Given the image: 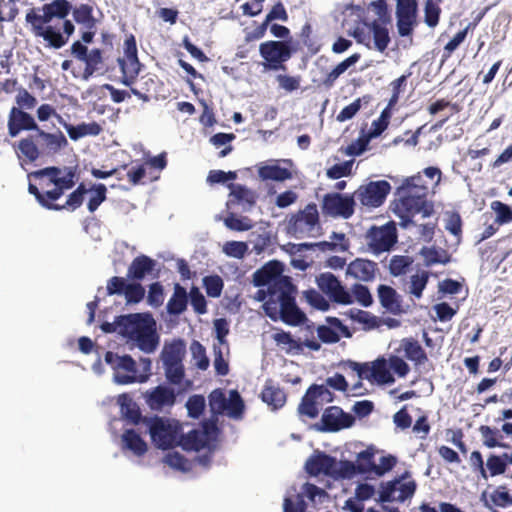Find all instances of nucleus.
<instances>
[{
  "label": "nucleus",
  "instance_id": "obj_52",
  "mask_svg": "<svg viewBox=\"0 0 512 512\" xmlns=\"http://www.w3.org/2000/svg\"><path fill=\"white\" fill-rule=\"evenodd\" d=\"M248 251V244L242 241H227L222 247V252L236 259L244 258Z\"/></svg>",
  "mask_w": 512,
  "mask_h": 512
},
{
  "label": "nucleus",
  "instance_id": "obj_44",
  "mask_svg": "<svg viewBox=\"0 0 512 512\" xmlns=\"http://www.w3.org/2000/svg\"><path fill=\"white\" fill-rule=\"evenodd\" d=\"M214 351V361L213 365L215 371L218 375L225 376L229 372L228 361L225 358V355L229 353L228 346H217V344L213 345Z\"/></svg>",
  "mask_w": 512,
  "mask_h": 512
},
{
  "label": "nucleus",
  "instance_id": "obj_12",
  "mask_svg": "<svg viewBox=\"0 0 512 512\" xmlns=\"http://www.w3.org/2000/svg\"><path fill=\"white\" fill-rule=\"evenodd\" d=\"M397 195L398 200L395 202L394 212L401 219L402 227H408L412 223L411 218L416 214H422L423 217L430 216L432 206L427 203V200L406 194Z\"/></svg>",
  "mask_w": 512,
  "mask_h": 512
},
{
  "label": "nucleus",
  "instance_id": "obj_20",
  "mask_svg": "<svg viewBox=\"0 0 512 512\" xmlns=\"http://www.w3.org/2000/svg\"><path fill=\"white\" fill-rule=\"evenodd\" d=\"M337 459L321 451H315L306 463L305 469L307 473L313 476L324 474L333 478Z\"/></svg>",
  "mask_w": 512,
  "mask_h": 512
},
{
  "label": "nucleus",
  "instance_id": "obj_41",
  "mask_svg": "<svg viewBox=\"0 0 512 512\" xmlns=\"http://www.w3.org/2000/svg\"><path fill=\"white\" fill-rule=\"evenodd\" d=\"M420 255L424 258L425 266L430 267L434 264H446L449 257L445 250L434 247H423Z\"/></svg>",
  "mask_w": 512,
  "mask_h": 512
},
{
  "label": "nucleus",
  "instance_id": "obj_15",
  "mask_svg": "<svg viewBox=\"0 0 512 512\" xmlns=\"http://www.w3.org/2000/svg\"><path fill=\"white\" fill-rule=\"evenodd\" d=\"M316 283L318 288L333 302L343 305L353 302L352 295L334 274L330 272L321 273L316 277Z\"/></svg>",
  "mask_w": 512,
  "mask_h": 512
},
{
  "label": "nucleus",
  "instance_id": "obj_60",
  "mask_svg": "<svg viewBox=\"0 0 512 512\" xmlns=\"http://www.w3.org/2000/svg\"><path fill=\"white\" fill-rule=\"evenodd\" d=\"M186 407L189 416L198 418L205 408V398L202 395H193L189 397Z\"/></svg>",
  "mask_w": 512,
  "mask_h": 512
},
{
  "label": "nucleus",
  "instance_id": "obj_11",
  "mask_svg": "<svg viewBox=\"0 0 512 512\" xmlns=\"http://www.w3.org/2000/svg\"><path fill=\"white\" fill-rule=\"evenodd\" d=\"M343 368L356 372L360 380L367 379L377 384H392L395 381L385 358L376 359L371 366L348 360L343 363Z\"/></svg>",
  "mask_w": 512,
  "mask_h": 512
},
{
  "label": "nucleus",
  "instance_id": "obj_64",
  "mask_svg": "<svg viewBox=\"0 0 512 512\" xmlns=\"http://www.w3.org/2000/svg\"><path fill=\"white\" fill-rule=\"evenodd\" d=\"M440 8L432 0H427L425 4V23L429 27H435L439 22Z\"/></svg>",
  "mask_w": 512,
  "mask_h": 512
},
{
  "label": "nucleus",
  "instance_id": "obj_18",
  "mask_svg": "<svg viewBox=\"0 0 512 512\" xmlns=\"http://www.w3.org/2000/svg\"><path fill=\"white\" fill-rule=\"evenodd\" d=\"M417 3L416 0H397L396 18L397 29L400 36L412 34L416 25Z\"/></svg>",
  "mask_w": 512,
  "mask_h": 512
},
{
  "label": "nucleus",
  "instance_id": "obj_19",
  "mask_svg": "<svg viewBox=\"0 0 512 512\" xmlns=\"http://www.w3.org/2000/svg\"><path fill=\"white\" fill-rule=\"evenodd\" d=\"M144 399L151 410L164 411L174 406L176 402V394L172 388L165 385H159L146 391Z\"/></svg>",
  "mask_w": 512,
  "mask_h": 512
},
{
  "label": "nucleus",
  "instance_id": "obj_7",
  "mask_svg": "<svg viewBox=\"0 0 512 512\" xmlns=\"http://www.w3.org/2000/svg\"><path fill=\"white\" fill-rule=\"evenodd\" d=\"M104 359L114 371L113 381L116 384L144 383L149 378L147 375L138 374L137 363L130 355H119L108 351Z\"/></svg>",
  "mask_w": 512,
  "mask_h": 512
},
{
  "label": "nucleus",
  "instance_id": "obj_3",
  "mask_svg": "<svg viewBox=\"0 0 512 512\" xmlns=\"http://www.w3.org/2000/svg\"><path fill=\"white\" fill-rule=\"evenodd\" d=\"M101 330L104 333H117L128 344L146 354L153 353L159 345L156 322L148 313L117 316L113 322H103Z\"/></svg>",
  "mask_w": 512,
  "mask_h": 512
},
{
  "label": "nucleus",
  "instance_id": "obj_38",
  "mask_svg": "<svg viewBox=\"0 0 512 512\" xmlns=\"http://www.w3.org/2000/svg\"><path fill=\"white\" fill-rule=\"evenodd\" d=\"M378 297L382 306L387 310L396 312L400 309L399 295L392 287L380 285L378 287Z\"/></svg>",
  "mask_w": 512,
  "mask_h": 512
},
{
  "label": "nucleus",
  "instance_id": "obj_13",
  "mask_svg": "<svg viewBox=\"0 0 512 512\" xmlns=\"http://www.w3.org/2000/svg\"><path fill=\"white\" fill-rule=\"evenodd\" d=\"M416 490V483L405 476L381 484L379 502H404L411 498Z\"/></svg>",
  "mask_w": 512,
  "mask_h": 512
},
{
  "label": "nucleus",
  "instance_id": "obj_49",
  "mask_svg": "<svg viewBox=\"0 0 512 512\" xmlns=\"http://www.w3.org/2000/svg\"><path fill=\"white\" fill-rule=\"evenodd\" d=\"M412 263L413 259L409 256L395 255L391 258L389 263L390 273L393 276L403 275L407 272Z\"/></svg>",
  "mask_w": 512,
  "mask_h": 512
},
{
  "label": "nucleus",
  "instance_id": "obj_28",
  "mask_svg": "<svg viewBox=\"0 0 512 512\" xmlns=\"http://www.w3.org/2000/svg\"><path fill=\"white\" fill-rule=\"evenodd\" d=\"M428 188L424 185L420 175L407 178L404 183L397 189V194H406L408 196L417 197L426 200Z\"/></svg>",
  "mask_w": 512,
  "mask_h": 512
},
{
  "label": "nucleus",
  "instance_id": "obj_33",
  "mask_svg": "<svg viewBox=\"0 0 512 512\" xmlns=\"http://www.w3.org/2000/svg\"><path fill=\"white\" fill-rule=\"evenodd\" d=\"M401 347L405 353V357L415 362L416 364H421L427 360L426 353L418 341L412 338L403 339L401 342Z\"/></svg>",
  "mask_w": 512,
  "mask_h": 512
},
{
  "label": "nucleus",
  "instance_id": "obj_47",
  "mask_svg": "<svg viewBox=\"0 0 512 512\" xmlns=\"http://www.w3.org/2000/svg\"><path fill=\"white\" fill-rule=\"evenodd\" d=\"M190 352L194 365L200 370H206L209 367V359L206 356L205 347L198 341H193L190 345Z\"/></svg>",
  "mask_w": 512,
  "mask_h": 512
},
{
  "label": "nucleus",
  "instance_id": "obj_58",
  "mask_svg": "<svg viewBox=\"0 0 512 512\" xmlns=\"http://www.w3.org/2000/svg\"><path fill=\"white\" fill-rule=\"evenodd\" d=\"M445 216V229L459 239L462 232V220L460 215L456 212H447Z\"/></svg>",
  "mask_w": 512,
  "mask_h": 512
},
{
  "label": "nucleus",
  "instance_id": "obj_55",
  "mask_svg": "<svg viewBox=\"0 0 512 512\" xmlns=\"http://www.w3.org/2000/svg\"><path fill=\"white\" fill-rule=\"evenodd\" d=\"M73 18L79 23L85 25L86 28H92L95 24L92 17V9L88 5H81L73 10Z\"/></svg>",
  "mask_w": 512,
  "mask_h": 512
},
{
  "label": "nucleus",
  "instance_id": "obj_8",
  "mask_svg": "<svg viewBox=\"0 0 512 512\" xmlns=\"http://www.w3.org/2000/svg\"><path fill=\"white\" fill-rule=\"evenodd\" d=\"M364 239L371 254L379 256L389 252L398 240L396 224L390 221L381 226L373 225L367 230Z\"/></svg>",
  "mask_w": 512,
  "mask_h": 512
},
{
  "label": "nucleus",
  "instance_id": "obj_40",
  "mask_svg": "<svg viewBox=\"0 0 512 512\" xmlns=\"http://www.w3.org/2000/svg\"><path fill=\"white\" fill-rule=\"evenodd\" d=\"M360 59V55L355 53L342 62H340L330 73H328L327 77L323 81V84L326 87H331L337 78L342 75L345 71H347L350 67L355 65Z\"/></svg>",
  "mask_w": 512,
  "mask_h": 512
},
{
  "label": "nucleus",
  "instance_id": "obj_10",
  "mask_svg": "<svg viewBox=\"0 0 512 512\" xmlns=\"http://www.w3.org/2000/svg\"><path fill=\"white\" fill-rule=\"evenodd\" d=\"M209 406L213 413L226 414L229 418H243L245 405L237 390H230L227 398L222 390L215 389L209 395Z\"/></svg>",
  "mask_w": 512,
  "mask_h": 512
},
{
  "label": "nucleus",
  "instance_id": "obj_16",
  "mask_svg": "<svg viewBox=\"0 0 512 512\" xmlns=\"http://www.w3.org/2000/svg\"><path fill=\"white\" fill-rule=\"evenodd\" d=\"M355 196L340 193H330L324 196L323 213L332 217L348 219L354 213Z\"/></svg>",
  "mask_w": 512,
  "mask_h": 512
},
{
  "label": "nucleus",
  "instance_id": "obj_25",
  "mask_svg": "<svg viewBox=\"0 0 512 512\" xmlns=\"http://www.w3.org/2000/svg\"><path fill=\"white\" fill-rule=\"evenodd\" d=\"M228 188L230 189V197L232 203H236L239 205L244 212L251 211L256 205L257 201V193L247 188L244 185L240 184H229Z\"/></svg>",
  "mask_w": 512,
  "mask_h": 512
},
{
  "label": "nucleus",
  "instance_id": "obj_1",
  "mask_svg": "<svg viewBox=\"0 0 512 512\" xmlns=\"http://www.w3.org/2000/svg\"><path fill=\"white\" fill-rule=\"evenodd\" d=\"M253 284L256 287H266L256 292L255 299L264 302L263 309L271 320H281L293 326L305 321V314L296 305V288L291 278L282 274L280 262H269L255 271Z\"/></svg>",
  "mask_w": 512,
  "mask_h": 512
},
{
  "label": "nucleus",
  "instance_id": "obj_21",
  "mask_svg": "<svg viewBox=\"0 0 512 512\" xmlns=\"http://www.w3.org/2000/svg\"><path fill=\"white\" fill-rule=\"evenodd\" d=\"M259 50L272 69H277L280 63L287 61L291 56L288 45L281 41L264 42Z\"/></svg>",
  "mask_w": 512,
  "mask_h": 512
},
{
  "label": "nucleus",
  "instance_id": "obj_2",
  "mask_svg": "<svg viewBox=\"0 0 512 512\" xmlns=\"http://www.w3.org/2000/svg\"><path fill=\"white\" fill-rule=\"evenodd\" d=\"M142 426L149 433L152 443L159 449H169L181 445L185 450L200 451L209 448L217 435L214 423H205L200 429L182 434L181 424L174 419L153 416L144 417Z\"/></svg>",
  "mask_w": 512,
  "mask_h": 512
},
{
  "label": "nucleus",
  "instance_id": "obj_9",
  "mask_svg": "<svg viewBox=\"0 0 512 512\" xmlns=\"http://www.w3.org/2000/svg\"><path fill=\"white\" fill-rule=\"evenodd\" d=\"M289 233L296 238L315 237L319 234V213L316 204H308L292 215L287 225Z\"/></svg>",
  "mask_w": 512,
  "mask_h": 512
},
{
  "label": "nucleus",
  "instance_id": "obj_24",
  "mask_svg": "<svg viewBox=\"0 0 512 512\" xmlns=\"http://www.w3.org/2000/svg\"><path fill=\"white\" fill-rule=\"evenodd\" d=\"M7 126L11 137H16L22 130H34L37 133V129H39L34 118L17 107L11 108Z\"/></svg>",
  "mask_w": 512,
  "mask_h": 512
},
{
  "label": "nucleus",
  "instance_id": "obj_22",
  "mask_svg": "<svg viewBox=\"0 0 512 512\" xmlns=\"http://www.w3.org/2000/svg\"><path fill=\"white\" fill-rule=\"evenodd\" d=\"M353 417L343 412V410L337 406H331L325 409L321 424L322 431H339L343 428H348L353 424Z\"/></svg>",
  "mask_w": 512,
  "mask_h": 512
},
{
  "label": "nucleus",
  "instance_id": "obj_36",
  "mask_svg": "<svg viewBox=\"0 0 512 512\" xmlns=\"http://www.w3.org/2000/svg\"><path fill=\"white\" fill-rule=\"evenodd\" d=\"M87 192H88L87 188L82 183L77 187L76 190H74L72 193L69 194L64 205L53 204V205L48 206V209L49 210L67 209V210L75 211L77 208H79L82 205V203L84 201V197L87 194Z\"/></svg>",
  "mask_w": 512,
  "mask_h": 512
},
{
  "label": "nucleus",
  "instance_id": "obj_54",
  "mask_svg": "<svg viewBox=\"0 0 512 512\" xmlns=\"http://www.w3.org/2000/svg\"><path fill=\"white\" fill-rule=\"evenodd\" d=\"M491 208L496 213L495 221L498 224L503 225L512 222V208L510 206L500 201H494Z\"/></svg>",
  "mask_w": 512,
  "mask_h": 512
},
{
  "label": "nucleus",
  "instance_id": "obj_39",
  "mask_svg": "<svg viewBox=\"0 0 512 512\" xmlns=\"http://www.w3.org/2000/svg\"><path fill=\"white\" fill-rule=\"evenodd\" d=\"M369 33L373 35L374 46L379 52H384L390 43L388 29L377 21L367 25Z\"/></svg>",
  "mask_w": 512,
  "mask_h": 512
},
{
  "label": "nucleus",
  "instance_id": "obj_50",
  "mask_svg": "<svg viewBox=\"0 0 512 512\" xmlns=\"http://www.w3.org/2000/svg\"><path fill=\"white\" fill-rule=\"evenodd\" d=\"M358 474L360 473L357 464L350 461H337L333 478L352 479Z\"/></svg>",
  "mask_w": 512,
  "mask_h": 512
},
{
  "label": "nucleus",
  "instance_id": "obj_31",
  "mask_svg": "<svg viewBox=\"0 0 512 512\" xmlns=\"http://www.w3.org/2000/svg\"><path fill=\"white\" fill-rule=\"evenodd\" d=\"M123 448L130 450L136 456H142L147 451V444L133 429L124 431L121 437Z\"/></svg>",
  "mask_w": 512,
  "mask_h": 512
},
{
  "label": "nucleus",
  "instance_id": "obj_29",
  "mask_svg": "<svg viewBox=\"0 0 512 512\" xmlns=\"http://www.w3.org/2000/svg\"><path fill=\"white\" fill-rule=\"evenodd\" d=\"M155 264L156 262L148 256H138L132 261L128 268V277L141 280L154 269Z\"/></svg>",
  "mask_w": 512,
  "mask_h": 512
},
{
  "label": "nucleus",
  "instance_id": "obj_27",
  "mask_svg": "<svg viewBox=\"0 0 512 512\" xmlns=\"http://www.w3.org/2000/svg\"><path fill=\"white\" fill-rule=\"evenodd\" d=\"M258 176L262 181H285L292 177V173L288 169L279 166L277 162H272L270 164H260L258 166Z\"/></svg>",
  "mask_w": 512,
  "mask_h": 512
},
{
  "label": "nucleus",
  "instance_id": "obj_5",
  "mask_svg": "<svg viewBox=\"0 0 512 512\" xmlns=\"http://www.w3.org/2000/svg\"><path fill=\"white\" fill-rule=\"evenodd\" d=\"M30 176L48 180V184H53L54 188L46 191V196L50 201L58 200L66 190L71 189L77 182V168L72 166L64 167H46L34 171Z\"/></svg>",
  "mask_w": 512,
  "mask_h": 512
},
{
  "label": "nucleus",
  "instance_id": "obj_43",
  "mask_svg": "<svg viewBox=\"0 0 512 512\" xmlns=\"http://www.w3.org/2000/svg\"><path fill=\"white\" fill-rule=\"evenodd\" d=\"M36 142L39 140L35 134L22 139L18 144L19 151L29 162H34L40 155Z\"/></svg>",
  "mask_w": 512,
  "mask_h": 512
},
{
  "label": "nucleus",
  "instance_id": "obj_6",
  "mask_svg": "<svg viewBox=\"0 0 512 512\" xmlns=\"http://www.w3.org/2000/svg\"><path fill=\"white\" fill-rule=\"evenodd\" d=\"M186 355V343L182 339L165 342L160 359L166 379L173 385H180L185 376L183 360Z\"/></svg>",
  "mask_w": 512,
  "mask_h": 512
},
{
  "label": "nucleus",
  "instance_id": "obj_56",
  "mask_svg": "<svg viewBox=\"0 0 512 512\" xmlns=\"http://www.w3.org/2000/svg\"><path fill=\"white\" fill-rule=\"evenodd\" d=\"M374 453L370 450L362 451L357 456V466L360 474L375 472Z\"/></svg>",
  "mask_w": 512,
  "mask_h": 512
},
{
  "label": "nucleus",
  "instance_id": "obj_30",
  "mask_svg": "<svg viewBox=\"0 0 512 512\" xmlns=\"http://www.w3.org/2000/svg\"><path fill=\"white\" fill-rule=\"evenodd\" d=\"M188 303V294L184 287L176 283L174 292L169 299L166 309L170 315H179L185 311Z\"/></svg>",
  "mask_w": 512,
  "mask_h": 512
},
{
  "label": "nucleus",
  "instance_id": "obj_14",
  "mask_svg": "<svg viewBox=\"0 0 512 512\" xmlns=\"http://www.w3.org/2000/svg\"><path fill=\"white\" fill-rule=\"evenodd\" d=\"M326 496V492L314 484L306 483L303 485L302 492H287L283 502V512H306L307 503L305 497L312 503L318 498L321 502Z\"/></svg>",
  "mask_w": 512,
  "mask_h": 512
},
{
  "label": "nucleus",
  "instance_id": "obj_57",
  "mask_svg": "<svg viewBox=\"0 0 512 512\" xmlns=\"http://www.w3.org/2000/svg\"><path fill=\"white\" fill-rule=\"evenodd\" d=\"M490 502L494 506L505 508L512 505V495L504 486H500L490 494Z\"/></svg>",
  "mask_w": 512,
  "mask_h": 512
},
{
  "label": "nucleus",
  "instance_id": "obj_62",
  "mask_svg": "<svg viewBox=\"0 0 512 512\" xmlns=\"http://www.w3.org/2000/svg\"><path fill=\"white\" fill-rule=\"evenodd\" d=\"M479 430L485 446L488 448H495L500 445V442L498 441V437H501L499 430L492 429L489 426H481Z\"/></svg>",
  "mask_w": 512,
  "mask_h": 512
},
{
  "label": "nucleus",
  "instance_id": "obj_45",
  "mask_svg": "<svg viewBox=\"0 0 512 512\" xmlns=\"http://www.w3.org/2000/svg\"><path fill=\"white\" fill-rule=\"evenodd\" d=\"M87 190V193L90 194L87 208L89 212L93 213L105 201L107 188L104 184H95Z\"/></svg>",
  "mask_w": 512,
  "mask_h": 512
},
{
  "label": "nucleus",
  "instance_id": "obj_42",
  "mask_svg": "<svg viewBox=\"0 0 512 512\" xmlns=\"http://www.w3.org/2000/svg\"><path fill=\"white\" fill-rule=\"evenodd\" d=\"M428 280L429 272L424 270L412 275L407 288L408 293L413 295L415 298L420 299Z\"/></svg>",
  "mask_w": 512,
  "mask_h": 512
},
{
  "label": "nucleus",
  "instance_id": "obj_48",
  "mask_svg": "<svg viewBox=\"0 0 512 512\" xmlns=\"http://www.w3.org/2000/svg\"><path fill=\"white\" fill-rule=\"evenodd\" d=\"M249 242L253 245V251L256 254H261L270 242V234L265 229L260 228L251 232Z\"/></svg>",
  "mask_w": 512,
  "mask_h": 512
},
{
  "label": "nucleus",
  "instance_id": "obj_37",
  "mask_svg": "<svg viewBox=\"0 0 512 512\" xmlns=\"http://www.w3.org/2000/svg\"><path fill=\"white\" fill-rule=\"evenodd\" d=\"M261 396L263 402L267 403V405L271 406L274 410L282 407L286 402V395L284 391L269 383L265 385Z\"/></svg>",
  "mask_w": 512,
  "mask_h": 512
},
{
  "label": "nucleus",
  "instance_id": "obj_51",
  "mask_svg": "<svg viewBox=\"0 0 512 512\" xmlns=\"http://www.w3.org/2000/svg\"><path fill=\"white\" fill-rule=\"evenodd\" d=\"M203 285L209 297L218 298L223 290V280L218 275H210L203 278Z\"/></svg>",
  "mask_w": 512,
  "mask_h": 512
},
{
  "label": "nucleus",
  "instance_id": "obj_61",
  "mask_svg": "<svg viewBox=\"0 0 512 512\" xmlns=\"http://www.w3.org/2000/svg\"><path fill=\"white\" fill-rule=\"evenodd\" d=\"M312 394L309 389L302 398V401L298 407V411L301 415L308 416L309 418H315L319 414V407H316L311 400Z\"/></svg>",
  "mask_w": 512,
  "mask_h": 512
},
{
  "label": "nucleus",
  "instance_id": "obj_35",
  "mask_svg": "<svg viewBox=\"0 0 512 512\" xmlns=\"http://www.w3.org/2000/svg\"><path fill=\"white\" fill-rule=\"evenodd\" d=\"M36 137L39 142L41 141L42 144L52 152H57L68 144L67 139L61 132L52 134L46 133L41 129H37Z\"/></svg>",
  "mask_w": 512,
  "mask_h": 512
},
{
  "label": "nucleus",
  "instance_id": "obj_4",
  "mask_svg": "<svg viewBox=\"0 0 512 512\" xmlns=\"http://www.w3.org/2000/svg\"><path fill=\"white\" fill-rule=\"evenodd\" d=\"M72 5L67 0H54L44 4L41 8L31 9L27 12L25 20L31 25L36 37H41L54 49H60L67 43L60 29L50 25L54 18L65 19L70 13Z\"/></svg>",
  "mask_w": 512,
  "mask_h": 512
},
{
  "label": "nucleus",
  "instance_id": "obj_17",
  "mask_svg": "<svg viewBox=\"0 0 512 512\" xmlns=\"http://www.w3.org/2000/svg\"><path fill=\"white\" fill-rule=\"evenodd\" d=\"M390 189L391 186L387 181H375L366 186H361L354 193V196L364 206L378 207L383 203Z\"/></svg>",
  "mask_w": 512,
  "mask_h": 512
},
{
  "label": "nucleus",
  "instance_id": "obj_46",
  "mask_svg": "<svg viewBox=\"0 0 512 512\" xmlns=\"http://www.w3.org/2000/svg\"><path fill=\"white\" fill-rule=\"evenodd\" d=\"M224 224L227 228L234 231H248L254 227V223L250 218L233 213L224 219Z\"/></svg>",
  "mask_w": 512,
  "mask_h": 512
},
{
  "label": "nucleus",
  "instance_id": "obj_59",
  "mask_svg": "<svg viewBox=\"0 0 512 512\" xmlns=\"http://www.w3.org/2000/svg\"><path fill=\"white\" fill-rule=\"evenodd\" d=\"M353 163L354 161L350 160L335 164L327 170L326 175L330 179H339L341 177L348 176L351 174Z\"/></svg>",
  "mask_w": 512,
  "mask_h": 512
},
{
  "label": "nucleus",
  "instance_id": "obj_63",
  "mask_svg": "<svg viewBox=\"0 0 512 512\" xmlns=\"http://www.w3.org/2000/svg\"><path fill=\"white\" fill-rule=\"evenodd\" d=\"M305 298L309 304L321 311H327L330 307L329 302L316 290L305 292Z\"/></svg>",
  "mask_w": 512,
  "mask_h": 512
},
{
  "label": "nucleus",
  "instance_id": "obj_23",
  "mask_svg": "<svg viewBox=\"0 0 512 512\" xmlns=\"http://www.w3.org/2000/svg\"><path fill=\"white\" fill-rule=\"evenodd\" d=\"M119 66L125 78L135 77L140 72V62L137 56V47L134 36L128 37L124 42V58L118 59Z\"/></svg>",
  "mask_w": 512,
  "mask_h": 512
},
{
  "label": "nucleus",
  "instance_id": "obj_32",
  "mask_svg": "<svg viewBox=\"0 0 512 512\" xmlns=\"http://www.w3.org/2000/svg\"><path fill=\"white\" fill-rule=\"evenodd\" d=\"M64 128L66 129L69 137L74 141L87 135L97 136L102 130L101 126L96 122L82 123L77 126L64 123Z\"/></svg>",
  "mask_w": 512,
  "mask_h": 512
},
{
  "label": "nucleus",
  "instance_id": "obj_53",
  "mask_svg": "<svg viewBox=\"0 0 512 512\" xmlns=\"http://www.w3.org/2000/svg\"><path fill=\"white\" fill-rule=\"evenodd\" d=\"M163 462L169 467L181 472H188L190 470V463L179 452H168Z\"/></svg>",
  "mask_w": 512,
  "mask_h": 512
},
{
  "label": "nucleus",
  "instance_id": "obj_26",
  "mask_svg": "<svg viewBox=\"0 0 512 512\" xmlns=\"http://www.w3.org/2000/svg\"><path fill=\"white\" fill-rule=\"evenodd\" d=\"M375 270L376 263L370 260L357 258L348 265L346 274L357 280L368 282L374 278Z\"/></svg>",
  "mask_w": 512,
  "mask_h": 512
},
{
  "label": "nucleus",
  "instance_id": "obj_34",
  "mask_svg": "<svg viewBox=\"0 0 512 512\" xmlns=\"http://www.w3.org/2000/svg\"><path fill=\"white\" fill-rule=\"evenodd\" d=\"M117 403L120 406L121 414L123 417L130 420L132 423H141L143 418L140 416L136 403L128 394L124 393L119 395Z\"/></svg>",
  "mask_w": 512,
  "mask_h": 512
}]
</instances>
